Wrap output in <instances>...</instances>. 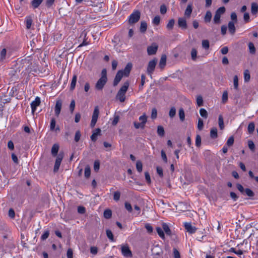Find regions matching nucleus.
Listing matches in <instances>:
<instances>
[{
  "label": "nucleus",
  "instance_id": "obj_1",
  "mask_svg": "<svg viewBox=\"0 0 258 258\" xmlns=\"http://www.w3.org/2000/svg\"><path fill=\"white\" fill-rule=\"evenodd\" d=\"M140 13L138 11L134 12L131 14L128 18V22L131 24L137 22L140 18Z\"/></svg>",
  "mask_w": 258,
  "mask_h": 258
},
{
  "label": "nucleus",
  "instance_id": "obj_2",
  "mask_svg": "<svg viewBox=\"0 0 258 258\" xmlns=\"http://www.w3.org/2000/svg\"><path fill=\"white\" fill-rule=\"evenodd\" d=\"M121 252L122 254L125 257H131L132 256V251L127 244L121 245Z\"/></svg>",
  "mask_w": 258,
  "mask_h": 258
},
{
  "label": "nucleus",
  "instance_id": "obj_3",
  "mask_svg": "<svg viewBox=\"0 0 258 258\" xmlns=\"http://www.w3.org/2000/svg\"><path fill=\"white\" fill-rule=\"evenodd\" d=\"M63 158V153H60L57 156L56 159V160L55 162L54 166V169H53V171L54 172H56L58 170L60 165L61 164V162L62 161Z\"/></svg>",
  "mask_w": 258,
  "mask_h": 258
},
{
  "label": "nucleus",
  "instance_id": "obj_4",
  "mask_svg": "<svg viewBox=\"0 0 258 258\" xmlns=\"http://www.w3.org/2000/svg\"><path fill=\"white\" fill-rule=\"evenodd\" d=\"M157 62V59L155 58L149 62L147 67V72L148 74L151 75L154 71Z\"/></svg>",
  "mask_w": 258,
  "mask_h": 258
},
{
  "label": "nucleus",
  "instance_id": "obj_5",
  "mask_svg": "<svg viewBox=\"0 0 258 258\" xmlns=\"http://www.w3.org/2000/svg\"><path fill=\"white\" fill-rule=\"evenodd\" d=\"M107 81V80L100 78L95 84V88L98 90H102Z\"/></svg>",
  "mask_w": 258,
  "mask_h": 258
},
{
  "label": "nucleus",
  "instance_id": "obj_6",
  "mask_svg": "<svg viewBox=\"0 0 258 258\" xmlns=\"http://www.w3.org/2000/svg\"><path fill=\"white\" fill-rule=\"evenodd\" d=\"M40 99L39 97H36L35 100L31 102V107L33 114L36 111L37 107L40 105Z\"/></svg>",
  "mask_w": 258,
  "mask_h": 258
},
{
  "label": "nucleus",
  "instance_id": "obj_7",
  "mask_svg": "<svg viewBox=\"0 0 258 258\" xmlns=\"http://www.w3.org/2000/svg\"><path fill=\"white\" fill-rule=\"evenodd\" d=\"M158 49V46L156 44H153L147 48V52L149 55H153L156 53Z\"/></svg>",
  "mask_w": 258,
  "mask_h": 258
},
{
  "label": "nucleus",
  "instance_id": "obj_8",
  "mask_svg": "<svg viewBox=\"0 0 258 258\" xmlns=\"http://www.w3.org/2000/svg\"><path fill=\"white\" fill-rule=\"evenodd\" d=\"M123 72L122 71H119L114 78V81H113V85L114 86H116L119 82L120 81L121 79H122L123 77Z\"/></svg>",
  "mask_w": 258,
  "mask_h": 258
},
{
  "label": "nucleus",
  "instance_id": "obj_9",
  "mask_svg": "<svg viewBox=\"0 0 258 258\" xmlns=\"http://www.w3.org/2000/svg\"><path fill=\"white\" fill-rule=\"evenodd\" d=\"M87 32L84 30L83 31L80 35V38H83V42L79 45V46H83L87 45L89 44L88 41H87Z\"/></svg>",
  "mask_w": 258,
  "mask_h": 258
},
{
  "label": "nucleus",
  "instance_id": "obj_10",
  "mask_svg": "<svg viewBox=\"0 0 258 258\" xmlns=\"http://www.w3.org/2000/svg\"><path fill=\"white\" fill-rule=\"evenodd\" d=\"M184 227L186 231L190 233H194L196 231V228L194 226H192L190 223L186 222L184 224Z\"/></svg>",
  "mask_w": 258,
  "mask_h": 258
},
{
  "label": "nucleus",
  "instance_id": "obj_11",
  "mask_svg": "<svg viewBox=\"0 0 258 258\" xmlns=\"http://www.w3.org/2000/svg\"><path fill=\"white\" fill-rule=\"evenodd\" d=\"M62 106V103L60 100H58L56 101L55 108H54V112L56 116H58V115L60 114L61 108Z\"/></svg>",
  "mask_w": 258,
  "mask_h": 258
},
{
  "label": "nucleus",
  "instance_id": "obj_12",
  "mask_svg": "<svg viewBox=\"0 0 258 258\" xmlns=\"http://www.w3.org/2000/svg\"><path fill=\"white\" fill-rule=\"evenodd\" d=\"M178 25L182 29L187 28L186 21L184 18H179L178 20Z\"/></svg>",
  "mask_w": 258,
  "mask_h": 258
},
{
  "label": "nucleus",
  "instance_id": "obj_13",
  "mask_svg": "<svg viewBox=\"0 0 258 258\" xmlns=\"http://www.w3.org/2000/svg\"><path fill=\"white\" fill-rule=\"evenodd\" d=\"M59 146L58 144H54L51 148V152L53 156H56L59 150Z\"/></svg>",
  "mask_w": 258,
  "mask_h": 258
},
{
  "label": "nucleus",
  "instance_id": "obj_14",
  "mask_svg": "<svg viewBox=\"0 0 258 258\" xmlns=\"http://www.w3.org/2000/svg\"><path fill=\"white\" fill-rule=\"evenodd\" d=\"M32 22L33 20L31 16H28L25 18L26 26L27 29H29L31 28Z\"/></svg>",
  "mask_w": 258,
  "mask_h": 258
},
{
  "label": "nucleus",
  "instance_id": "obj_15",
  "mask_svg": "<svg viewBox=\"0 0 258 258\" xmlns=\"http://www.w3.org/2000/svg\"><path fill=\"white\" fill-rule=\"evenodd\" d=\"M132 67V63H127V65L126 66V67H125L124 69L123 70V71H122L123 75H124L125 76H128L131 72Z\"/></svg>",
  "mask_w": 258,
  "mask_h": 258
},
{
  "label": "nucleus",
  "instance_id": "obj_16",
  "mask_svg": "<svg viewBox=\"0 0 258 258\" xmlns=\"http://www.w3.org/2000/svg\"><path fill=\"white\" fill-rule=\"evenodd\" d=\"M101 130L100 128H96L91 136L92 141L95 142L97 140L98 135H100Z\"/></svg>",
  "mask_w": 258,
  "mask_h": 258
},
{
  "label": "nucleus",
  "instance_id": "obj_17",
  "mask_svg": "<svg viewBox=\"0 0 258 258\" xmlns=\"http://www.w3.org/2000/svg\"><path fill=\"white\" fill-rule=\"evenodd\" d=\"M77 80V76L76 75H74L72 79L71 85H70V90L73 91L75 89L76 83Z\"/></svg>",
  "mask_w": 258,
  "mask_h": 258
},
{
  "label": "nucleus",
  "instance_id": "obj_18",
  "mask_svg": "<svg viewBox=\"0 0 258 258\" xmlns=\"http://www.w3.org/2000/svg\"><path fill=\"white\" fill-rule=\"evenodd\" d=\"M166 56L163 55L160 59L159 67L161 69H163L166 65Z\"/></svg>",
  "mask_w": 258,
  "mask_h": 258
},
{
  "label": "nucleus",
  "instance_id": "obj_19",
  "mask_svg": "<svg viewBox=\"0 0 258 258\" xmlns=\"http://www.w3.org/2000/svg\"><path fill=\"white\" fill-rule=\"evenodd\" d=\"M228 30L229 32L231 34H234L235 32V27L234 25V22L233 21H230L228 23Z\"/></svg>",
  "mask_w": 258,
  "mask_h": 258
},
{
  "label": "nucleus",
  "instance_id": "obj_20",
  "mask_svg": "<svg viewBox=\"0 0 258 258\" xmlns=\"http://www.w3.org/2000/svg\"><path fill=\"white\" fill-rule=\"evenodd\" d=\"M192 11V5H188L185 11L184 15L187 18H189Z\"/></svg>",
  "mask_w": 258,
  "mask_h": 258
},
{
  "label": "nucleus",
  "instance_id": "obj_21",
  "mask_svg": "<svg viewBox=\"0 0 258 258\" xmlns=\"http://www.w3.org/2000/svg\"><path fill=\"white\" fill-rule=\"evenodd\" d=\"M128 86L129 83L127 82H125L123 85L121 87V88L118 91V92H120L121 93L125 94L128 88Z\"/></svg>",
  "mask_w": 258,
  "mask_h": 258
},
{
  "label": "nucleus",
  "instance_id": "obj_22",
  "mask_svg": "<svg viewBox=\"0 0 258 258\" xmlns=\"http://www.w3.org/2000/svg\"><path fill=\"white\" fill-rule=\"evenodd\" d=\"M128 86L129 83L127 82H125L123 85L121 87V88L118 91V92H120L121 93L125 94L128 88Z\"/></svg>",
  "mask_w": 258,
  "mask_h": 258
},
{
  "label": "nucleus",
  "instance_id": "obj_23",
  "mask_svg": "<svg viewBox=\"0 0 258 258\" xmlns=\"http://www.w3.org/2000/svg\"><path fill=\"white\" fill-rule=\"evenodd\" d=\"M128 86L129 83L127 82H125L123 85L121 87V88L118 91V92H120L121 93L125 94L128 88Z\"/></svg>",
  "mask_w": 258,
  "mask_h": 258
},
{
  "label": "nucleus",
  "instance_id": "obj_24",
  "mask_svg": "<svg viewBox=\"0 0 258 258\" xmlns=\"http://www.w3.org/2000/svg\"><path fill=\"white\" fill-rule=\"evenodd\" d=\"M258 11V5L256 3H252L251 4V12L252 14H255Z\"/></svg>",
  "mask_w": 258,
  "mask_h": 258
},
{
  "label": "nucleus",
  "instance_id": "obj_25",
  "mask_svg": "<svg viewBox=\"0 0 258 258\" xmlns=\"http://www.w3.org/2000/svg\"><path fill=\"white\" fill-rule=\"evenodd\" d=\"M162 228L163 231H164L167 235H170L171 234L170 229L166 223H163Z\"/></svg>",
  "mask_w": 258,
  "mask_h": 258
},
{
  "label": "nucleus",
  "instance_id": "obj_26",
  "mask_svg": "<svg viewBox=\"0 0 258 258\" xmlns=\"http://www.w3.org/2000/svg\"><path fill=\"white\" fill-rule=\"evenodd\" d=\"M43 2V0H33L31 4L34 9L37 8Z\"/></svg>",
  "mask_w": 258,
  "mask_h": 258
},
{
  "label": "nucleus",
  "instance_id": "obj_27",
  "mask_svg": "<svg viewBox=\"0 0 258 258\" xmlns=\"http://www.w3.org/2000/svg\"><path fill=\"white\" fill-rule=\"evenodd\" d=\"M228 251L230 252H233V253L237 254L239 256H240V255L243 254V251L241 250H236L235 249V248L234 247L230 248L229 249Z\"/></svg>",
  "mask_w": 258,
  "mask_h": 258
},
{
  "label": "nucleus",
  "instance_id": "obj_28",
  "mask_svg": "<svg viewBox=\"0 0 258 258\" xmlns=\"http://www.w3.org/2000/svg\"><path fill=\"white\" fill-rule=\"evenodd\" d=\"M248 46L249 53L252 54H254L255 53V48L253 43L249 42Z\"/></svg>",
  "mask_w": 258,
  "mask_h": 258
},
{
  "label": "nucleus",
  "instance_id": "obj_29",
  "mask_svg": "<svg viewBox=\"0 0 258 258\" xmlns=\"http://www.w3.org/2000/svg\"><path fill=\"white\" fill-rule=\"evenodd\" d=\"M250 79V76L249 72L248 70H246L244 72V80L245 82L249 81Z\"/></svg>",
  "mask_w": 258,
  "mask_h": 258
},
{
  "label": "nucleus",
  "instance_id": "obj_30",
  "mask_svg": "<svg viewBox=\"0 0 258 258\" xmlns=\"http://www.w3.org/2000/svg\"><path fill=\"white\" fill-rule=\"evenodd\" d=\"M210 136L212 139L217 137V130L216 127H213L210 131Z\"/></svg>",
  "mask_w": 258,
  "mask_h": 258
},
{
  "label": "nucleus",
  "instance_id": "obj_31",
  "mask_svg": "<svg viewBox=\"0 0 258 258\" xmlns=\"http://www.w3.org/2000/svg\"><path fill=\"white\" fill-rule=\"evenodd\" d=\"M125 94H124L123 93H121L120 92H118L117 95H116V98L120 101V102H123L124 101L125 99Z\"/></svg>",
  "mask_w": 258,
  "mask_h": 258
},
{
  "label": "nucleus",
  "instance_id": "obj_32",
  "mask_svg": "<svg viewBox=\"0 0 258 258\" xmlns=\"http://www.w3.org/2000/svg\"><path fill=\"white\" fill-rule=\"evenodd\" d=\"M157 134L160 137L164 136L165 131L163 126L159 125L157 127Z\"/></svg>",
  "mask_w": 258,
  "mask_h": 258
},
{
  "label": "nucleus",
  "instance_id": "obj_33",
  "mask_svg": "<svg viewBox=\"0 0 258 258\" xmlns=\"http://www.w3.org/2000/svg\"><path fill=\"white\" fill-rule=\"evenodd\" d=\"M225 12V8L224 7H221L218 9L215 14L221 17V15H223Z\"/></svg>",
  "mask_w": 258,
  "mask_h": 258
},
{
  "label": "nucleus",
  "instance_id": "obj_34",
  "mask_svg": "<svg viewBox=\"0 0 258 258\" xmlns=\"http://www.w3.org/2000/svg\"><path fill=\"white\" fill-rule=\"evenodd\" d=\"M225 12V8L224 7H221L218 9L215 14L221 17V15H223Z\"/></svg>",
  "mask_w": 258,
  "mask_h": 258
},
{
  "label": "nucleus",
  "instance_id": "obj_35",
  "mask_svg": "<svg viewBox=\"0 0 258 258\" xmlns=\"http://www.w3.org/2000/svg\"><path fill=\"white\" fill-rule=\"evenodd\" d=\"M255 128L254 123L253 122H250L248 125L247 130L249 134L253 132Z\"/></svg>",
  "mask_w": 258,
  "mask_h": 258
},
{
  "label": "nucleus",
  "instance_id": "obj_36",
  "mask_svg": "<svg viewBox=\"0 0 258 258\" xmlns=\"http://www.w3.org/2000/svg\"><path fill=\"white\" fill-rule=\"evenodd\" d=\"M147 28V23L144 22L142 21L141 23V26H140V31L142 33H144L146 32Z\"/></svg>",
  "mask_w": 258,
  "mask_h": 258
},
{
  "label": "nucleus",
  "instance_id": "obj_37",
  "mask_svg": "<svg viewBox=\"0 0 258 258\" xmlns=\"http://www.w3.org/2000/svg\"><path fill=\"white\" fill-rule=\"evenodd\" d=\"M218 123H219V125L220 128L221 130H223L224 127V124L223 118L221 115H220L219 116Z\"/></svg>",
  "mask_w": 258,
  "mask_h": 258
},
{
  "label": "nucleus",
  "instance_id": "obj_38",
  "mask_svg": "<svg viewBox=\"0 0 258 258\" xmlns=\"http://www.w3.org/2000/svg\"><path fill=\"white\" fill-rule=\"evenodd\" d=\"M212 18V13L210 11H207L205 16V21L206 22H210Z\"/></svg>",
  "mask_w": 258,
  "mask_h": 258
},
{
  "label": "nucleus",
  "instance_id": "obj_39",
  "mask_svg": "<svg viewBox=\"0 0 258 258\" xmlns=\"http://www.w3.org/2000/svg\"><path fill=\"white\" fill-rule=\"evenodd\" d=\"M156 231L159 236L162 239H164L165 235L163 229L160 227H157Z\"/></svg>",
  "mask_w": 258,
  "mask_h": 258
},
{
  "label": "nucleus",
  "instance_id": "obj_40",
  "mask_svg": "<svg viewBox=\"0 0 258 258\" xmlns=\"http://www.w3.org/2000/svg\"><path fill=\"white\" fill-rule=\"evenodd\" d=\"M233 86L234 88L237 90L238 88V78L237 76L235 75L233 78Z\"/></svg>",
  "mask_w": 258,
  "mask_h": 258
},
{
  "label": "nucleus",
  "instance_id": "obj_41",
  "mask_svg": "<svg viewBox=\"0 0 258 258\" xmlns=\"http://www.w3.org/2000/svg\"><path fill=\"white\" fill-rule=\"evenodd\" d=\"M104 217L106 219H109L111 217L112 212L110 210L107 209L104 211Z\"/></svg>",
  "mask_w": 258,
  "mask_h": 258
},
{
  "label": "nucleus",
  "instance_id": "obj_42",
  "mask_svg": "<svg viewBox=\"0 0 258 258\" xmlns=\"http://www.w3.org/2000/svg\"><path fill=\"white\" fill-rule=\"evenodd\" d=\"M99 114V108L98 106H96L94 108L92 117L96 118L98 119Z\"/></svg>",
  "mask_w": 258,
  "mask_h": 258
},
{
  "label": "nucleus",
  "instance_id": "obj_43",
  "mask_svg": "<svg viewBox=\"0 0 258 258\" xmlns=\"http://www.w3.org/2000/svg\"><path fill=\"white\" fill-rule=\"evenodd\" d=\"M147 118L145 114L140 116L139 117V120L141 122V123L144 126L147 122Z\"/></svg>",
  "mask_w": 258,
  "mask_h": 258
},
{
  "label": "nucleus",
  "instance_id": "obj_44",
  "mask_svg": "<svg viewBox=\"0 0 258 258\" xmlns=\"http://www.w3.org/2000/svg\"><path fill=\"white\" fill-rule=\"evenodd\" d=\"M106 235L107 237L111 241H114L113 235L111 232V231L109 229L106 230Z\"/></svg>",
  "mask_w": 258,
  "mask_h": 258
},
{
  "label": "nucleus",
  "instance_id": "obj_45",
  "mask_svg": "<svg viewBox=\"0 0 258 258\" xmlns=\"http://www.w3.org/2000/svg\"><path fill=\"white\" fill-rule=\"evenodd\" d=\"M200 115L204 118H207L208 117V112L204 108H201L200 110Z\"/></svg>",
  "mask_w": 258,
  "mask_h": 258
},
{
  "label": "nucleus",
  "instance_id": "obj_46",
  "mask_svg": "<svg viewBox=\"0 0 258 258\" xmlns=\"http://www.w3.org/2000/svg\"><path fill=\"white\" fill-rule=\"evenodd\" d=\"M84 174H85V176L86 178H88L90 177V174H91V170H90V168L89 167V166H87L85 167Z\"/></svg>",
  "mask_w": 258,
  "mask_h": 258
},
{
  "label": "nucleus",
  "instance_id": "obj_47",
  "mask_svg": "<svg viewBox=\"0 0 258 258\" xmlns=\"http://www.w3.org/2000/svg\"><path fill=\"white\" fill-rule=\"evenodd\" d=\"M228 100V92L227 91H224L222 97V101L223 103H225Z\"/></svg>",
  "mask_w": 258,
  "mask_h": 258
},
{
  "label": "nucleus",
  "instance_id": "obj_48",
  "mask_svg": "<svg viewBox=\"0 0 258 258\" xmlns=\"http://www.w3.org/2000/svg\"><path fill=\"white\" fill-rule=\"evenodd\" d=\"M179 116L181 121H183L185 119V114L183 109L180 108L179 110Z\"/></svg>",
  "mask_w": 258,
  "mask_h": 258
},
{
  "label": "nucleus",
  "instance_id": "obj_49",
  "mask_svg": "<svg viewBox=\"0 0 258 258\" xmlns=\"http://www.w3.org/2000/svg\"><path fill=\"white\" fill-rule=\"evenodd\" d=\"M56 124V121L54 118H52L51 119L50 123V130L51 131H53L55 129Z\"/></svg>",
  "mask_w": 258,
  "mask_h": 258
},
{
  "label": "nucleus",
  "instance_id": "obj_50",
  "mask_svg": "<svg viewBox=\"0 0 258 258\" xmlns=\"http://www.w3.org/2000/svg\"><path fill=\"white\" fill-rule=\"evenodd\" d=\"M136 168H137V170L139 172H142V168H143V165H142V163L141 162V161H137V162L136 163Z\"/></svg>",
  "mask_w": 258,
  "mask_h": 258
},
{
  "label": "nucleus",
  "instance_id": "obj_51",
  "mask_svg": "<svg viewBox=\"0 0 258 258\" xmlns=\"http://www.w3.org/2000/svg\"><path fill=\"white\" fill-rule=\"evenodd\" d=\"M176 114V109L174 107H172L171 108L169 112V115L171 118L173 117Z\"/></svg>",
  "mask_w": 258,
  "mask_h": 258
},
{
  "label": "nucleus",
  "instance_id": "obj_52",
  "mask_svg": "<svg viewBox=\"0 0 258 258\" xmlns=\"http://www.w3.org/2000/svg\"><path fill=\"white\" fill-rule=\"evenodd\" d=\"M197 104L198 106H201L203 104V98L201 96H198L197 98Z\"/></svg>",
  "mask_w": 258,
  "mask_h": 258
},
{
  "label": "nucleus",
  "instance_id": "obj_53",
  "mask_svg": "<svg viewBox=\"0 0 258 258\" xmlns=\"http://www.w3.org/2000/svg\"><path fill=\"white\" fill-rule=\"evenodd\" d=\"M160 22V18L159 16H156L153 20L152 23L155 25H158Z\"/></svg>",
  "mask_w": 258,
  "mask_h": 258
},
{
  "label": "nucleus",
  "instance_id": "obj_54",
  "mask_svg": "<svg viewBox=\"0 0 258 258\" xmlns=\"http://www.w3.org/2000/svg\"><path fill=\"white\" fill-rule=\"evenodd\" d=\"M120 197V193L118 191H115L113 194V200L115 201H119Z\"/></svg>",
  "mask_w": 258,
  "mask_h": 258
},
{
  "label": "nucleus",
  "instance_id": "obj_55",
  "mask_svg": "<svg viewBox=\"0 0 258 258\" xmlns=\"http://www.w3.org/2000/svg\"><path fill=\"white\" fill-rule=\"evenodd\" d=\"M174 20L173 19L170 20L167 25V28L168 29H172L173 28L174 25Z\"/></svg>",
  "mask_w": 258,
  "mask_h": 258
},
{
  "label": "nucleus",
  "instance_id": "obj_56",
  "mask_svg": "<svg viewBox=\"0 0 258 258\" xmlns=\"http://www.w3.org/2000/svg\"><path fill=\"white\" fill-rule=\"evenodd\" d=\"M173 254L174 258H180V253L176 248L173 249Z\"/></svg>",
  "mask_w": 258,
  "mask_h": 258
},
{
  "label": "nucleus",
  "instance_id": "obj_57",
  "mask_svg": "<svg viewBox=\"0 0 258 258\" xmlns=\"http://www.w3.org/2000/svg\"><path fill=\"white\" fill-rule=\"evenodd\" d=\"M244 192L249 197H252L254 196L253 192L249 188H246L244 190Z\"/></svg>",
  "mask_w": 258,
  "mask_h": 258
},
{
  "label": "nucleus",
  "instance_id": "obj_58",
  "mask_svg": "<svg viewBox=\"0 0 258 258\" xmlns=\"http://www.w3.org/2000/svg\"><path fill=\"white\" fill-rule=\"evenodd\" d=\"M234 143V138L231 136L227 140L226 145L227 146H231Z\"/></svg>",
  "mask_w": 258,
  "mask_h": 258
},
{
  "label": "nucleus",
  "instance_id": "obj_59",
  "mask_svg": "<svg viewBox=\"0 0 258 258\" xmlns=\"http://www.w3.org/2000/svg\"><path fill=\"white\" fill-rule=\"evenodd\" d=\"M209 42L207 40H204L202 41V46L206 49L209 48Z\"/></svg>",
  "mask_w": 258,
  "mask_h": 258
},
{
  "label": "nucleus",
  "instance_id": "obj_60",
  "mask_svg": "<svg viewBox=\"0 0 258 258\" xmlns=\"http://www.w3.org/2000/svg\"><path fill=\"white\" fill-rule=\"evenodd\" d=\"M49 235V231L46 230V231H44L43 234L41 236V240H44L46 239L48 237Z\"/></svg>",
  "mask_w": 258,
  "mask_h": 258
},
{
  "label": "nucleus",
  "instance_id": "obj_61",
  "mask_svg": "<svg viewBox=\"0 0 258 258\" xmlns=\"http://www.w3.org/2000/svg\"><path fill=\"white\" fill-rule=\"evenodd\" d=\"M157 116V111L155 108H154L152 109V113L151 115V117L152 119H155Z\"/></svg>",
  "mask_w": 258,
  "mask_h": 258
},
{
  "label": "nucleus",
  "instance_id": "obj_62",
  "mask_svg": "<svg viewBox=\"0 0 258 258\" xmlns=\"http://www.w3.org/2000/svg\"><path fill=\"white\" fill-rule=\"evenodd\" d=\"M204 123L201 118L198 119V128L199 130H202L203 128Z\"/></svg>",
  "mask_w": 258,
  "mask_h": 258
},
{
  "label": "nucleus",
  "instance_id": "obj_63",
  "mask_svg": "<svg viewBox=\"0 0 258 258\" xmlns=\"http://www.w3.org/2000/svg\"><path fill=\"white\" fill-rule=\"evenodd\" d=\"M100 167V163L99 161L98 160H96L94 162V169L95 171H98Z\"/></svg>",
  "mask_w": 258,
  "mask_h": 258
},
{
  "label": "nucleus",
  "instance_id": "obj_64",
  "mask_svg": "<svg viewBox=\"0 0 258 258\" xmlns=\"http://www.w3.org/2000/svg\"><path fill=\"white\" fill-rule=\"evenodd\" d=\"M6 53H7V50L5 48H4L2 50L1 52V54H0L1 59L2 60H3L6 58Z\"/></svg>",
  "mask_w": 258,
  "mask_h": 258
}]
</instances>
